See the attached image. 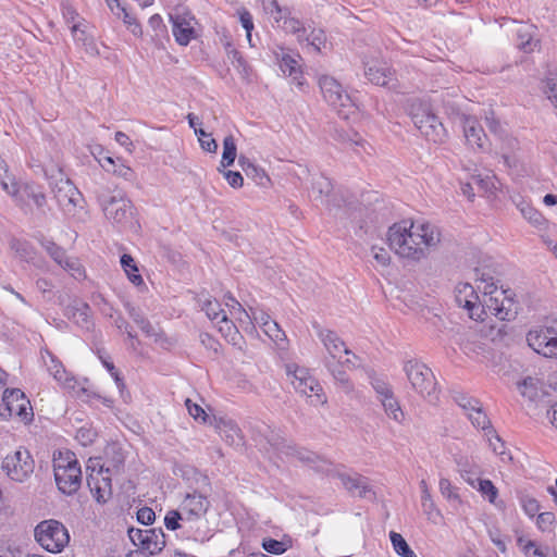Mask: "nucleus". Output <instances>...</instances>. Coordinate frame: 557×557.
<instances>
[{
    "instance_id": "49530a36",
    "label": "nucleus",
    "mask_w": 557,
    "mask_h": 557,
    "mask_svg": "<svg viewBox=\"0 0 557 557\" xmlns=\"http://www.w3.org/2000/svg\"><path fill=\"white\" fill-rule=\"evenodd\" d=\"M149 27L153 30L152 39L156 44L161 42L162 38L168 37L166 26L163 23L161 15L153 14L148 21Z\"/></svg>"
},
{
    "instance_id": "09e8293b",
    "label": "nucleus",
    "mask_w": 557,
    "mask_h": 557,
    "mask_svg": "<svg viewBox=\"0 0 557 557\" xmlns=\"http://www.w3.org/2000/svg\"><path fill=\"white\" fill-rule=\"evenodd\" d=\"M61 267L76 280L85 276L83 265L77 258L67 257Z\"/></svg>"
},
{
    "instance_id": "58836bf2",
    "label": "nucleus",
    "mask_w": 557,
    "mask_h": 557,
    "mask_svg": "<svg viewBox=\"0 0 557 557\" xmlns=\"http://www.w3.org/2000/svg\"><path fill=\"white\" fill-rule=\"evenodd\" d=\"M389 540L394 550L400 557H418L417 554L411 549L406 540L400 533L395 531L389 532Z\"/></svg>"
},
{
    "instance_id": "6e6552de",
    "label": "nucleus",
    "mask_w": 557,
    "mask_h": 557,
    "mask_svg": "<svg viewBox=\"0 0 557 557\" xmlns=\"http://www.w3.org/2000/svg\"><path fill=\"white\" fill-rule=\"evenodd\" d=\"M410 116L414 126L428 140L442 143L447 137L443 123L434 113L431 112L426 104H412Z\"/></svg>"
},
{
    "instance_id": "dca6fc26",
    "label": "nucleus",
    "mask_w": 557,
    "mask_h": 557,
    "mask_svg": "<svg viewBox=\"0 0 557 557\" xmlns=\"http://www.w3.org/2000/svg\"><path fill=\"white\" fill-rule=\"evenodd\" d=\"M459 120L463 129L466 144L473 150L484 151L487 147L488 140L476 117L461 114Z\"/></svg>"
},
{
    "instance_id": "4c0bfd02",
    "label": "nucleus",
    "mask_w": 557,
    "mask_h": 557,
    "mask_svg": "<svg viewBox=\"0 0 557 557\" xmlns=\"http://www.w3.org/2000/svg\"><path fill=\"white\" fill-rule=\"evenodd\" d=\"M302 42H306L315 52H320L326 42L325 33L321 28H311L310 32L307 30L304 35Z\"/></svg>"
},
{
    "instance_id": "a878e982",
    "label": "nucleus",
    "mask_w": 557,
    "mask_h": 557,
    "mask_svg": "<svg viewBox=\"0 0 557 557\" xmlns=\"http://www.w3.org/2000/svg\"><path fill=\"white\" fill-rule=\"evenodd\" d=\"M104 456L106 462L102 465L104 466L106 473H120L125 462V454L122 447L116 443L109 444L104 449Z\"/></svg>"
},
{
    "instance_id": "de8ad7c7",
    "label": "nucleus",
    "mask_w": 557,
    "mask_h": 557,
    "mask_svg": "<svg viewBox=\"0 0 557 557\" xmlns=\"http://www.w3.org/2000/svg\"><path fill=\"white\" fill-rule=\"evenodd\" d=\"M537 384L539 381L536 379L529 376L518 384V388L522 396L529 398L530 400H535L539 396Z\"/></svg>"
},
{
    "instance_id": "680f3d73",
    "label": "nucleus",
    "mask_w": 557,
    "mask_h": 557,
    "mask_svg": "<svg viewBox=\"0 0 557 557\" xmlns=\"http://www.w3.org/2000/svg\"><path fill=\"white\" fill-rule=\"evenodd\" d=\"M371 384L376 393V397L379 400L382 398H386L387 396L394 393L392 386L383 380L373 379Z\"/></svg>"
},
{
    "instance_id": "2eb2a0df",
    "label": "nucleus",
    "mask_w": 557,
    "mask_h": 557,
    "mask_svg": "<svg viewBox=\"0 0 557 557\" xmlns=\"http://www.w3.org/2000/svg\"><path fill=\"white\" fill-rule=\"evenodd\" d=\"M366 77L375 85L396 90L399 87L395 72L382 61H368L364 63Z\"/></svg>"
},
{
    "instance_id": "0eeeda50",
    "label": "nucleus",
    "mask_w": 557,
    "mask_h": 557,
    "mask_svg": "<svg viewBox=\"0 0 557 557\" xmlns=\"http://www.w3.org/2000/svg\"><path fill=\"white\" fill-rule=\"evenodd\" d=\"M286 374L290 379L294 388L311 398L312 405H324L327 401L319 381L312 376L309 370L296 363L286 364Z\"/></svg>"
},
{
    "instance_id": "f704fd0d",
    "label": "nucleus",
    "mask_w": 557,
    "mask_h": 557,
    "mask_svg": "<svg viewBox=\"0 0 557 557\" xmlns=\"http://www.w3.org/2000/svg\"><path fill=\"white\" fill-rule=\"evenodd\" d=\"M539 46V40L534 39L532 33L527 27L517 30V47L523 52H533Z\"/></svg>"
},
{
    "instance_id": "ddd939ff",
    "label": "nucleus",
    "mask_w": 557,
    "mask_h": 557,
    "mask_svg": "<svg viewBox=\"0 0 557 557\" xmlns=\"http://www.w3.org/2000/svg\"><path fill=\"white\" fill-rule=\"evenodd\" d=\"M172 33L175 41L181 46H187L195 37V17L185 8H177L170 13Z\"/></svg>"
},
{
    "instance_id": "4d7b16f0",
    "label": "nucleus",
    "mask_w": 557,
    "mask_h": 557,
    "mask_svg": "<svg viewBox=\"0 0 557 557\" xmlns=\"http://www.w3.org/2000/svg\"><path fill=\"white\" fill-rule=\"evenodd\" d=\"M180 521H185L183 512L178 510H170L164 517V524L168 530L175 531L181 528Z\"/></svg>"
},
{
    "instance_id": "7c9ffc66",
    "label": "nucleus",
    "mask_w": 557,
    "mask_h": 557,
    "mask_svg": "<svg viewBox=\"0 0 557 557\" xmlns=\"http://www.w3.org/2000/svg\"><path fill=\"white\" fill-rule=\"evenodd\" d=\"M220 434L232 445H240L242 431L233 420H221L218 424Z\"/></svg>"
},
{
    "instance_id": "473e14b6",
    "label": "nucleus",
    "mask_w": 557,
    "mask_h": 557,
    "mask_svg": "<svg viewBox=\"0 0 557 557\" xmlns=\"http://www.w3.org/2000/svg\"><path fill=\"white\" fill-rule=\"evenodd\" d=\"M121 265L126 273L128 280L135 285L140 286L144 284L141 275L138 273L137 264L131 255L124 253L121 257Z\"/></svg>"
},
{
    "instance_id": "ea45409f",
    "label": "nucleus",
    "mask_w": 557,
    "mask_h": 557,
    "mask_svg": "<svg viewBox=\"0 0 557 557\" xmlns=\"http://www.w3.org/2000/svg\"><path fill=\"white\" fill-rule=\"evenodd\" d=\"M518 545L527 557H547L548 547H541L534 541L525 540L524 537H518Z\"/></svg>"
},
{
    "instance_id": "5fc2aeb1",
    "label": "nucleus",
    "mask_w": 557,
    "mask_h": 557,
    "mask_svg": "<svg viewBox=\"0 0 557 557\" xmlns=\"http://www.w3.org/2000/svg\"><path fill=\"white\" fill-rule=\"evenodd\" d=\"M280 67L284 74L296 76L298 73V62L288 54H283L280 61Z\"/></svg>"
},
{
    "instance_id": "f8f14e48",
    "label": "nucleus",
    "mask_w": 557,
    "mask_h": 557,
    "mask_svg": "<svg viewBox=\"0 0 557 557\" xmlns=\"http://www.w3.org/2000/svg\"><path fill=\"white\" fill-rule=\"evenodd\" d=\"M35 468L34 459L26 449H18L7 455L2 461V469L7 475L16 482L25 481Z\"/></svg>"
},
{
    "instance_id": "cd10ccee",
    "label": "nucleus",
    "mask_w": 557,
    "mask_h": 557,
    "mask_svg": "<svg viewBox=\"0 0 557 557\" xmlns=\"http://www.w3.org/2000/svg\"><path fill=\"white\" fill-rule=\"evenodd\" d=\"M0 185L15 201H23V197L20 195L18 184L15 177L9 173V168L4 160L0 161Z\"/></svg>"
},
{
    "instance_id": "b1692460",
    "label": "nucleus",
    "mask_w": 557,
    "mask_h": 557,
    "mask_svg": "<svg viewBox=\"0 0 557 557\" xmlns=\"http://www.w3.org/2000/svg\"><path fill=\"white\" fill-rule=\"evenodd\" d=\"M457 471L461 478L472 487H476V481L480 478L481 467L467 456L455 458Z\"/></svg>"
},
{
    "instance_id": "6e6d98bb",
    "label": "nucleus",
    "mask_w": 557,
    "mask_h": 557,
    "mask_svg": "<svg viewBox=\"0 0 557 557\" xmlns=\"http://www.w3.org/2000/svg\"><path fill=\"white\" fill-rule=\"evenodd\" d=\"M471 181L479 190L484 193H488L495 187L494 177L490 175L482 176L481 174H475L472 175Z\"/></svg>"
},
{
    "instance_id": "20e7f679",
    "label": "nucleus",
    "mask_w": 557,
    "mask_h": 557,
    "mask_svg": "<svg viewBox=\"0 0 557 557\" xmlns=\"http://www.w3.org/2000/svg\"><path fill=\"white\" fill-rule=\"evenodd\" d=\"M476 288L482 293L481 306L484 309L483 317L490 313L503 321H509L515 317L516 312L511 309V299L505 296L504 290L497 288L492 277L488 280L481 277Z\"/></svg>"
},
{
    "instance_id": "f3484780",
    "label": "nucleus",
    "mask_w": 557,
    "mask_h": 557,
    "mask_svg": "<svg viewBox=\"0 0 557 557\" xmlns=\"http://www.w3.org/2000/svg\"><path fill=\"white\" fill-rule=\"evenodd\" d=\"M270 444L280 454L286 457L295 458L296 460H299L300 462L307 463L309 466L318 468V463L322 461L315 453L302 447L295 446L283 437L274 436L272 440H270Z\"/></svg>"
},
{
    "instance_id": "e2e57ef3",
    "label": "nucleus",
    "mask_w": 557,
    "mask_h": 557,
    "mask_svg": "<svg viewBox=\"0 0 557 557\" xmlns=\"http://www.w3.org/2000/svg\"><path fill=\"white\" fill-rule=\"evenodd\" d=\"M520 504L524 512L530 517H534L541 508L540 503L535 498L527 495L520 498Z\"/></svg>"
},
{
    "instance_id": "13d9d810",
    "label": "nucleus",
    "mask_w": 557,
    "mask_h": 557,
    "mask_svg": "<svg viewBox=\"0 0 557 557\" xmlns=\"http://www.w3.org/2000/svg\"><path fill=\"white\" fill-rule=\"evenodd\" d=\"M225 306L228 308V312L231 317H237L238 314H245V318L250 320V315L246 312V310L242 307L237 299H235L231 294L225 295Z\"/></svg>"
},
{
    "instance_id": "c03bdc74",
    "label": "nucleus",
    "mask_w": 557,
    "mask_h": 557,
    "mask_svg": "<svg viewBox=\"0 0 557 557\" xmlns=\"http://www.w3.org/2000/svg\"><path fill=\"white\" fill-rule=\"evenodd\" d=\"M219 332L225 337L228 342L236 344V338L239 336L238 330L234 322L228 318L227 313L225 314L224 320H218Z\"/></svg>"
},
{
    "instance_id": "a211bd4d",
    "label": "nucleus",
    "mask_w": 557,
    "mask_h": 557,
    "mask_svg": "<svg viewBox=\"0 0 557 557\" xmlns=\"http://www.w3.org/2000/svg\"><path fill=\"white\" fill-rule=\"evenodd\" d=\"M2 400L11 417H18L23 421H29L33 418L30 403L22 391L5 389Z\"/></svg>"
},
{
    "instance_id": "412c9836",
    "label": "nucleus",
    "mask_w": 557,
    "mask_h": 557,
    "mask_svg": "<svg viewBox=\"0 0 557 557\" xmlns=\"http://www.w3.org/2000/svg\"><path fill=\"white\" fill-rule=\"evenodd\" d=\"M313 327L317 331L318 337L320 338L325 349L327 350L330 355V360H339L343 354H351V351L346 347L343 339L334 331L322 329L318 323H314Z\"/></svg>"
},
{
    "instance_id": "2f4dec72",
    "label": "nucleus",
    "mask_w": 557,
    "mask_h": 557,
    "mask_svg": "<svg viewBox=\"0 0 557 557\" xmlns=\"http://www.w3.org/2000/svg\"><path fill=\"white\" fill-rule=\"evenodd\" d=\"M99 163L107 172H111L125 180H132L133 177V170L129 166L123 163L117 164L111 157H103L99 160Z\"/></svg>"
},
{
    "instance_id": "c9c22d12",
    "label": "nucleus",
    "mask_w": 557,
    "mask_h": 557,
    "mask_svg": "<svg viewBox=\"0 0 557 557\" xmlns=\"http://www.w3.org/2000/svg\"><path fill=\"white\" fill-rule=\"evenodd\" d=\"M485 436L487 437L490 447L496 455L500 457L502 461L507 462L511 460L510 454L506 451L505 443L502 441L494 429H490L485 433Z\"/></svg>"
},
{
    "instance_id": "39448f33",
    "label": "nucleus",
    "mask_w": 557,
    "mask_h": 557,
    "mask_svg": "<svg viewBox=\"0 0 557 557\" xmlns=\"http://www.w3.org/2000/svg\"><path fill=\"white\" fill-rule=\"evenodd\" d=\"M404 372L411 388L429 403L438 400L437 384L433 371L417 359L404 363Z\"/></svg>"
},
{
    "instance_id": "338daca9",
    "label": "nucleus",
    "mask_w": 557,
    "mask_h": 557,
    "mask_svg": "<svg viewBox=\"0 0 557 557\" xmlns=\"http://www.w3.org/2000/svg\"><path fill=\"white\" fill-rule=\"evenodd\" d=\"M97 437V433L95 430L90 429V428H81L77 433H76V438L77 441L84 445V446H87L91 443H94V441L96 440Z\"/></svg>"
},
{
    "instance_id": "7ed1b4c3",
    "label": "nucleus",
    "mask_w": 557,
    "mask_h": 557,
    "mask_svg": "<svg viewBox=\"0 0 557 557\" xmlns=\"http://www.w3.org/2000/svg\"><path fill=\"white\" fill-rule=\"evenodd\" d=\"M53 472L58 488L63 494L72 495L81 487L82 470L73 451L60 450L54 454Z\"/></svg>"
},
{
    "instance_id": "f03ea898",
    "label": "nucleus",
    "mask_w": 557,
    "mask_h": 557,
    "mask_svg": "<svg viewBox=\"0 0 557 557\" xmlns=\"http://www.w3.org/2000/svg\"><path fill=\"white\" fill-rule=\"evenodd\" d=\"M97 202L99 203L104 216L113 224L125 226L134 215V208L125 194L111 186L95 182L91 187Z\"/></svg>"
},
{
    "instance_id": "72a5a7b5",
    "label": "nucleus",
    "mask_w": 557,
    "mask_h": 557,
    "mask_svg": "<svg viewBox=\"0 0 557 557\" xmlns=\"http://www.w3.org/2000/svg\"><path fill=\"white\" fill-rule=\"evenodd\" d=\"M384 408L385 413L396 422H401L404 419V412L400 408V405L395 397L394 393L386 398H382L379 400Z\"/></svg>"
},
{
    "instance_id": "bb28decb",
    "label": "nucleus",
    "mask_w": 557,
    "mask_h": 557,
    "mask_svg": "<svg viewBox=\"0 0 557 557\" xmlns=\"http://www.w3.org/2000/svg\"><path fill=\"white\" fill-rule=\"evenodd\" d=\"M165 547V534L161 528L147 529L141 549L135 552H145L148 556L159 554Z\"/></svg>"
},
{
    "instance_id": "4468645a",
    "label": "nucleus",
    "mask_w": 557,
    "mask_h": 557,
    "mask_svg": "<svg viewBox=\"0 0 557 557\" xmlns=\"http://www.w3.org/2000/svg\"><path fill=\"white\" fill-rule=\"evenodd\" d=\"M455 298L458 306L469 311V317L475 321H483L484 309L481 306V297L474 287L469 283H461L456 286Z\"/></svg>"
},
{
    "instance_id": "aec40b11",
    "label": "nucleus",
    "mask_w": 557,
    "mask_h": 557,
    "mask_svg": "<svg viewBox=\"0 0 557 557\" xmlns=\"http://www.w3.org/2000/svg\"><path fill=\"white\" fill-rule=\"evenodd\" d=\"M41 359L48 372L65 389H75L76 379L71 375L62 362L48 349L41 350Z\"/></svg>"
},
{
    "instance_id": "393cba45",
    "label": "nucleus",
    "mask_w": 557,
    "mask_h": 557,
    "mask_svg": "<svg viewBox=\"0 0 557 557\" xmlns=\"http://www.w3.org/2000/svg\"><path fill=\"white\" fill-rule=\"evenodd\" d=\"M65 317L84 330L88 331L92 326L90 307L85 302H75L74 305L67 306Z\"/></svg>"
},
{
    "instance_id": "a19ab883",
    "label": "nucleus",
    "mask_w": 557,
    "mask_h": 557,
    "mask_svg": "<svg viewBox=\"0 0 557 557\" xmlns=\"http://www.w3.org/2000/svg\"><path fill=\"white\" fill-rule=\"evenodd\" d=\"M282 24L280 25L286 33L295 34L297 36V40L302 44V37L307 33V27L302 25V23L295 17H283L281 18Z\"/></svg>"
},
{
    "instance_id": "c756f323",
    "label": "nucleus",
    "mask_w": 557,
    "mask_h": 557,
    "mask_svg": "<svg viewBox=\"0 0 557 557\" xmlns=\"http://www.w3.org/2000/svg\"><path fill=\"white\" fill-rule=\"evenodd\" d=\"M238 163L247 177L251 178L257 185L265 187L270 183V178L264 170L250 162L246 157L240 156Z\"/></svg>"
},
{
    "instance_id": "603ef678",
    "label": "nucleus",
    "mask_w": 557,
    "mask_h": 557,
    "mask_svg": "<svg viewBox=\"0 0 557 557\" xmlns=\"http://www.w3.org/2000/svg\"><path fill=\"white\" fill-rule=\"evenodd\" d=\"M262 548L270 554L281 555L286 552L287 545L282 541L264 539L262 541Z\"/></svg>"
},
{
    "instance_id": "a18cd8bd",
    "label": "nucleus",
    "mask_w": 557,
    "mask_h": 557,
    "mask_svg": "<svg viewBox=\"0 0 557 557\" xmlns=\"http://www.w3.org/2000/svg\"><path fill=\"white\" fill-rule=\"evenodd\" d=\"M467 416L475 428L482 429L485 433L490 429H493L486 413L482 409L481 404L479 405V408H474V410L468 412Z\"/></svg>"
},
{
    "instance_id": "774afa93",
    "label": "nucleus",
    "mask_w": 557,
    "mask_h": 557,
    "mask_svg": "<svg viewBox=\"0 0 557 557\" xmlns=\"http://www.w3.org/2000/svg\"><path fill=\"white\" fill-rule=\"evenodd\" d=\"M545 94L557 109V75L548 77L545 82Z\"/></svg>"
},
{
    "instance_id": "0e129e2a",
    "label": "nucleus",
    "mask_w": 557,
    "mask_h": 557,
    "mask_svg": "<svg viewBox=\"0 0 557 557\" xmlns=\"http://www.w3.org/2000/svg\"><path fill=\"white\" fill-rule=\"evenodd\" d=\"M264 333L274 342L280 343L286 339L285 333L281 330L280 325L273 321L269 322L268 326L263 329Z\"/></svg>"
},
{
    "instance_id": "e433bc0d",
    "label": "nucleus",
    "mask_w": 557,
    "mask_h": 557,
    "mask_svg": "<svg viewBox=\"0 0 557 557\" xmlns=\"http://www.w3.org/2000/svg\"><path fill=\"white\" fill-rule=\"evenodd\" d=\"M237 156V148L235 144V139L232 135L226 136L223 139V152L222 159L220 162V166L225 169L233 165Z\"/></svg>"
},
{
    "instance_id": "4be33fe9",
    "label": "nucleus",
    "mask_w": 557,
    "mask_h": 557,
    "mask_svg": "<svg viewBox=\"0 0 557 557\" xmlns=\"http://www.w3.org/2000/svg\"><path fill=\"white\" fill-rule=\"evenodd\" d=\"M311 194L313 195L314 200H319L329 209L333 207H341L335 194H333V184L331 180L325 177L324 175H318L313 177L311 184Z\"/></svg>"
},
{
    "instance_id": "3c124183",
    "label": "nucleus",
    "mask_w": 557,
    "mask_h": 557,
    "mask_svg": "<svg viewBox=\"0 0 557 557\" xmlns=\"http://www.w3.org/2000/svg\"><path fill=\"white\" fill-rule=\"evenodd\" d=\"M185 406H186L188 413L196 421L201 422V423H207L209 416L206 413V411L203 410V408L200 405L193 403L189 398H187L185 401Z\"/></svg>"
},
{
    "instance_id": "5701e85b",
    "label": "nucleus",
    "mask_w": 557,
    "mask_h": 557,
    "mask_svg": "<svg viewBox=\"0 0 557 557\" xmlns=\"http://www.w3.org/2000/svg\"><path fill=\"white\" fill-rule=\"evenodd\" d=\"M338 479L341 480L344 487L351 493L352 495H357L363 498H370L374 495L372 490L368 484V479L360 474H338Z\"/></svg>"
},
{
    "instance_id": "69168bd1",
    "label": "nucleus",
    "mask_w": 557,
    "mask_h": 557,
    "mask_svg": "<svg viewBox=\"0 0 557 557\" xmlns=\"http://www.w3.org/2000/svg\"><path fill=\"white\" fill-rule=\"evenodd\" d=\"M219 172H221L224 176V178L226 180V182L228 183V185L233 188H240L244 184V178L242 176V174L239 172H234V171H225V170H222L221 168L218 169Z\"/></svg>"
},
{
    "instance_id": "9d476101",
    "label": "nucleus",
    "mask_w": 557,
    "mask_h": 557,
    "mask_svg": "<svg viewBox=\"0 0 557 557\" xmlns=\"http://www.w3.org/2000/svg\"><path fill=\"white\" fill-rule=\"evenodd\" d=\"M529 346L546 358L557 359V319L547 321L544 325L529 331Z\"/></svg>"
},
{
    "instance_id": "37998d69",
    "label": "nucleus",
    "mask_w": 557,
    "mask_h": 557,
    "mask_svg": "<svg viewBox=\"0 0 557 557\" xmlns=\"http://www.w3.org/2000/svg\"><path fill=\"white\" fill-rule=\"evenodd\" d=\"M202 310L213 322L225 319L226 311L221 308V304L215 299H207L202 305Z\"/></svg>"
},
{
    "instance_id": "6ab92c4d",
    "label": "nucleus",
    "mask_w": 557,
    "mask_h": 557,
    "mask_svg": "<svg viewBox=\"0 0 557 557\" xmlns=\"http://www.w3.org/2000/svg\"><path fill=\"white\" fill-rule=\"evenodd\" d=\"M210 507V502L206 496L194 491L186 494L180 505V510L183 512L184 520L193 522L203 517Z\"/></svg>"
},
{
    "instance_id": "423d86ee",
    "label": "nucleus",
    "mask_w": 557,
    "mask_h": 557,
    "mask_svg": "<svg viewBox=\"0 0 557 557\" xmlns=\"http://www.w3.org/2000/svg\"><path fill=\"white\" fill-rule=\"evenodd\" d=\"M319 86L325 101L332 106L338 115L345 120L357 111V104L334 77L323 75L319 78Z\"/></svg>"
},
{
    "instance_id": "79ce46f5",
    "label": "nucleus",
    "mask_w": 557,
    "mask_h": 557,
    "mask_svg": "<svg viewBox=\"0 0 557 557\" xmlns=\"http://www.w3.org/2000/svg\"><path fill=\"white\" fill-rule=\"evenodd\" d=\"M481 495L486 498L491 504L496 505L498 497V488L491 480L479 478L475 487Z\"/></svg>"
},
{
    "instance_id": "8fccbe9b",
    "label": "nucleus",
    "mask_w": 557,
    "mask_h": 557,
    "mask_svg": "<svg viewBox=\"0 0 557 557\" xmlns=\"http://www.w3.org/2000/svg\"><path fill=\"white\" fill-rule=\"evenodd\" d=\"M441 494L448 500H456L460 503V496L457 488L453 486L451 482L446 478H441L438 483Z\"/></svg>"
},
{
    "instance_id": "864d4df0",
    "label": "nucleus",
    "mask_w": 557,
    "mask_h": 557,
    "mask_svg": "<svg viewBox=\"0 0 557 557\" xmlns=\"http://www.w3.org/2000/svg\"><path fill=\"white\" fill-rule=\"evenodd\" d=\"M45 248L49 256L59 264L63 265V262L67 258L65 250L52 242H48Z\"/></svg>"
},
{
    "instance_id": "bf43d9fd",
    "label": "nucleus",
    "mask_w": 557,
    "mask_h": 557,
    "mask_svg": "<svg viewBox=\"0 0 557 557\" xmlns=\"http://www.w3.org/2000/svg\"><path fill=\"white\" fill-rule=\"evenodd\" d=\"M23 193L33 200L38 209H42L46 205V196L42 191L35 189L33 186L26 185Z\"/></svg>"
},
{
    "instance_id": "1a4fd4ad",
    "label": "nucleus",
    "mask_w": 557,
    "mask_h": 557,
    "mask_svg": "<svg viewBox=\"0 0 557 557\" xmlns=\"http://www.w3.org/2000/svg\"><path fill=\"white\" fill-rule=\"evenodd\" d=\"M36 542L47 552L60 553L69 544L66 528L57 520H45L35 528Z\"/></svg>"
},
{
    "instance_id": "9b49d317",
    "label": "nucleus",
    "mask_w": 557,
    "mask_h": 557,
    "mask_svg": "<svg viewBox=\"0 0 557 557\" xmlns=\"http://www.w3.org/2000/svg\"><path fill=\"white\" fill-rule=\"evenodd\" d=\"M87 485L98 503H106L112 495L111 475L106 473L100 458H89L86 465Z\"/></svg>"
},
{
    "instance_id": "052dcab7",
    "label": "nucleus",
    "mask_w": 557,
    "mask_h": 557,
    "mask_svg": "<svg viewBox=\"0 0 557 557\" xmlns=\"http://www.w3.org/2000/svg\"><path fill=\"white\" fill-rule=\"evenodd\" d=\"M238 13L240 24L246 30L247 40L249 41V45L253 47L255 45L251 41V30L253 29L252 16L246 9L240 10Z\"/></svg>"
},
{
    "instance_id": "c85d7f7f",
    "label": "nucleus",
    "mask_w": 557,
    "mask_h": 557,
    "mask_svg": "<svg viewBox=\"0 0 557 557\" xmlns=\"http://www.w3.org/2000/svg\"><path fill=\"white\" fill-rule=\"evenodd\" d=\"M79 195V191L69 180L61 182V186L54 191L58 203L63 208L67 206L75 207Z\"/></svg>"
},
{
    "instance_id": "f257e3e1",
    "label": "nucleus",
    "mask_w": 557,
    "mask_h": 557,
    "mask_svg": "<svg viewBox=\"0 0 557 557\" xmlns=\"http://www.w3.org/2000/svg\"><path fill=\"white\" fill-rule=\"evenodd\" d=\"M387 240L399 257L420 260L429 248L440 243V233L430 223L403 221L389 227Z\"/></svg>"
}]
</instances>
